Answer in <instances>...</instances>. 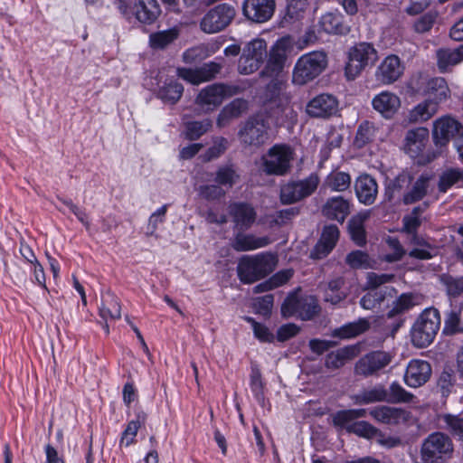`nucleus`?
Segmentation results:
<instances>
[{"label":"nucleus","instance_id":"obj_1","mask_svg":"<svg viewBox=\"0 0 463 463\" xmlns=\"http://www.w3.org/2000/svg\"><path fill=\"white\" fill-rule=\"evenodd\" d=\"M277 266L275 255L261 252L240 259L237 271L241 282L250 284L270 274Z\"/></svg>","mask_w":463,"mask_h":463},{"label":"nucleus","instance_id":"obj_2","mask_svg":"<svg viewBox=\"0 0 463 463\" xmlns=\"http://www.w3.org/2000/svg\"><path fill=\"white\" fill-rule=\"evenodd\" d=\"M378 61V52L372 43L362 42L352 46L347 52L345 74L347 80L356 79L365 68Z\"/></svg>","mask_w":463,"mask_h":463},{"label":"nucleus","instance_id":"obj_3","mask_svg":"<svg viewBox=\"0 0 463 463\" xmlns=\"http://www.w3.org/2000/svg\"><path fill=\"white\" fill-rule=\"evenodd\" d=\"M453 453L451 439L441 432L430 434L420 447L422 463H445Z\"/></svg>","mask_w":463,"mask_h":463},{"label":"nucleus","instance_id":"obj_4","mask_svg":"<svg viewBox=\"0 0 463 463\" xmlns=\"http://www.w3.org/2000/svg\"><path fill=\"white\" fill-rule=\"evenodd\" d=\"M114 5L126 20L130 21L135 17L145 24H153L161 13L156 0H137L134 5L127 0H115Z\"/></svg>","mask_w":463,"mask_h":463},{"label":"nucleus","instance_id":"obj_5","mask_svg":"<svg viewBox=\"0 0 463 463\" xmlns=\"http://www.w3.org/2000/svg\"><path fill=\"white\" fill-rule=\"evenodd\" d=\"M439 311L435 308L425 309L412 327L411 339L413 345L418 347H425L430 345L439 329Z\"/></svg>","mask_w":463,"mask_h":463},{"label":"nucleus","instance_id":"obj_6","mask_svg":"<svg viewBox=\"0 0 463 463\" xmlns=\"http://www.w3.org/2000/svg\"><path fill=\"white\" fill-rule=\"evenodd\" d=\"M326 56L322 52H312L302 55L295 64L292 80L304 85L317 78L326 67Z\"/></svg>","mask_w":463,"mask_h":463},{"label":"nucleus","instance_id":"obj_7","mask_svg":"<svg viewBox=\"0 0 463 463\" xmlns=\"http://www.w3.org/2000/svg\"><path fill=\"white\" fill-rule=\"evenodd\" d=\"M268 56L267 43L262 38H254L245 44L238 62V71L250 75L257 71Z\"/></svg>","mask_w":463,"mask_h":463},{"label":"nucleus","instance_id":"obj_8","mask_svg":"<svg viewBox=\"0 0 463 463\" xmlns=\"http://www.w3.org/2000/svg\"><path fill=\"white\" fill-rule=\"evenodd\" d=\"M319 184L320 178L317 173L301 180L288 182L280 189V200L284 204L297 203L312 195Z\"/></svg>","mask_w":463,"mask_h":463},{"label":"nucleus","instance_id":"obj_9","mask_svg":"<svg viewBox=\"0 0 463 463\" xmlns=\"http://www.w3.org/2000/svg\"><path fill=\"white\" fill-rule=\"evenodd\" d=\"M319 311L317 299L313 296L289 295L281 307L285 317H297L302 320H309Z\"/></svg>","mask_w":463,"mask_h":463},{"label":"nucleus","instance_id":"obj_10","mask_svg":"<svg viewBox=\"0 0 463 463\" xmlns=\"http://www.w3.org/2000/svg\"><path fill=\"white\" fill-rule=\"evenodd\" d=\"M235 15L236 11L232 5L220 4L203 15L200 22V28L206 33H219L232 23Z\"/></svg>","mask_w":463,"mask_h":463},{"label":"nucleus","instance_id":"obj_11","mask_svg":"<svg viewBox=\"0 0 463 463\" xmlns=\"http://www.w3.org/2000/svg\"><path fill=\"white\" fill-rule=\"evenodd\" d=\"M293 150L286 145H275L263 156L264 171L269 175H283L290 168Z\"/></svg>","mask_w":463,"mask_h":463},{"label":"nucleus","instance_id":"obj_12","mask_svg":"<svg viewBox=\"0 0 463 463\" xmlns=\"http://www.w3.org/2000/svg\"><path fill=\"white\" fill-rule=\"evenodd\" d=\"M239 90V87L234 85L212 84L200 91L196 102L211 110L221 105L224 99L237 94Z\"/></svg>","mask_w":463,"mask_h":463},{"label":"nucleus","instance_id":"obj_13","mask_svg":"<svg viewBox=\"0 0 463 463\" xmlns=\"http://www.w3.org/2000/svg\"><path fill=\"white\" fill-rule=\"evenodd\" d=\"M294 45L289 36L278 39L268 52L266 71L279 75L282 71L288 57L292 53Z\"/></svg>","mask_w":463,"mask_h":463},{"label":"nucleus","instance_id":"obj_14","mask_svg":"<svg viewBox=\"0 0 463 463\" xmlns=\"http://www.w3.org/2000/svg\"><path fill=\"white\" fill-rule=\"evenodd\" d=\"M393 354L385 351H375L367 354L356 363L354 370L360 375H372L389 365Z\"/></svg>","mask_w":463,"mask_h":463},{"label":"nucleus","instance_id":"obj_15","mask_svg":"<svg viewBox=\"0 0 463 463\" xmlns=\"http://www.w3.org/2000/svg\"><path fill=\"white\" fill-rule=\"evenodd\" d=\"M244 144L259 146L268 139V125L263 116L250 118L240 131Z\"/></svg>","mask_w":463,"mask_h":463},{"label":"nucleus","instance_id":"obj_16","mask_svg":"<svg viewBox=\"0 0 463 463\" xmlns=\"http://www.w3.org/2000/svg\"><path fill=\"white\" fill-rule=\"evenodd\" d=\"M338 109V101L331 94L322 93L308 101L306 112L312 118H328Z\"/></svg>","mask_w":463,"mask_h":463},{"label":"nucleus","instance_id":"obj_17","mask_svg":"<svg viewBox=\"0 0 463 463\" xmlns=\"http://www.w3.org/2000/svg\"><path fill=\"white\" fill-rule=\"evenodd\" d=\"M430 375L431 366L427 361L413 359L407 365L404 382L409 387L418 388L425 384Z\"/></svg>","mask_w":463,"mask_h":463},{"label":"nucleus","instance_id":"obj_18","mask_svg":"<svg viewBox=\"0 0 463 463\" xmlns=\"http://www.w3.org/2000/svg\"><path fill=\"white\" fill-rule=\"evenodd\" d=\"M275 6V0H245L243 14L249 20L264 23L272 17Z\"/></svg>","mask_w":463,"mask_h":463},{"label":"nucleus","instance_id":"obj_19","mask_svg":"<svg viewBox=\"0 0 463 463\" xmlns=\"http://www.w3.org/2000/svg\"><path fill=\"white\" fill-rule=\"evenodd\" d=\"M403 66L397 55L385 57L378 66L375 76L383 84L389 85L398 80L403 73Z\"/></svg>","mask_w":463,"mask_h":463},{"label":"nucleus","instance_id":"obj_20","mask_svg":"<svg viewBox=\"0 0 463 463\" xmlns=\"http://www.w3.org/2000/svg\"><path fill=\"white\" fill-rule=\"evenodd\" d=\"M460 124L449 116H443L433 122L432 137L436 145L445 146L459 131Z\"/></svg>","mask_w":463,"mask_h":463},{"label":"nucleus","instance_id":"obj_21","mask_svg":"<svg viewBox=\"0 0 463 463\" xmlns=\"http://www.w3.org/2000/svg\"><path fill=\"white\" fill-rule=\"evenodd\" d=\"M222 66L219 63L209 62L195 70L178 69L177 74L183 80L194 85H199L213 80L220 72Z\"/></svg>","mask_w":463,"mask_h":463},{"label":"nucleus","instance_id":"obj_22","mask_svg":"<svg viewBox=\"0 0 463 463\" xmlns=\"http://www.w3.org/2000/svg\"><path fill=\"white\" fill-rule=\"evenodd\" d=\"M369 414L375 421L386 425H397L407 421L409 418V413L406 411L385 405L370 409Z\"/></svg>","mask_w":463,"mask_h":463},{"label":"nucleus","instance_id":"obj_23","mask_svg":"<svg viewBox=\"0 0 463 463\" xmlns=\"http://www.w3.org/2000/svg\"><path fill=\"white\" fill-rule=\"evenodd\" d=\"M372 106L385 118H391L401 107L400 98L393 92L383 90L372 99Z\"/></svg>","mask_w":463,"mask_h":463},{"label":"nucleus","instance_id":"obj_24","mask_svg":"<svg viewBox=\"0 0 463 463\" xmlns=\"http://www.w3.org/2000/svg\"><path fill=\"white\" fill-rule=\"evenodd\" d=\"M229 213L235 226L240 230H247L256 220L254 208L245 203H234L229 206Z\"/></svg>","mask_w":463,"mask_h":463},{"label":"nucleus","instance_id":"obj_25","mask_svg":"<svg viewBox=\"0 0 463 463\" xmlns=\"http://www.w3.org/2000/svg\"><path fill=\"white\" fill-rule=\"evenodd\" d=\"M355 194L360 203L371 205L375 202L378 194L376 181L369 175H360L355 181Z\"/></svg>","mask_w":463,"mask_h":463},{"label":"nucleus","instance_id":"obj_26","mask_svg":"<svg viewBox=\"0 0 463 463\" xmlns=\"http://www.w3.org/2000/svg\"><path fill=\"white\" fill-rule=\"evenodd\" d=\"M429 140V130L426 128H417L407 132L404 150L411 157L418 156L424 149Z\"/></svg>","mask_w":463,"mask_h":463},{"label":"nucleus","instance_id":"obj_27","mask_svg":"<svg viewBox=\"0 0 463 463\" xmlns=\"http://www.w3.org/2000/svg\"><path fill=\"white\" fill-rule=\"evenodd\" d=\"M322 213L329 219L343 222L350 213V203L342 196H334L326 202Z\"/></svg>","mask_w":463,"mask_h":463},{"label":"nucleus","instance_id":"obj_28","mask_svg":"<svg viewBox=\"0 0 463 463\" xmlns=\"http://www.w3.org/2000/svg\"><path fill=\"white\" fill-rule=\"evenodd\" d=\"M339 237V230L335 225L326 226L321 238L316 245L312 257L320 259L326 256L335 247Z\"/></svg>","mask_w":463,"mask_h":463},{"label":"nucleus","instance_id":"obj_29","mask_svg":"<svg viewBox=\"0 0 463 463\" xmlns=\"http://www.w3.org/2000/svg\"><path fill=\"white\" fill-rule=\"evenodd\" d=\"M99 315L106 321L104 329L109 333V320H118L121 317V307L118 298L111 292L108 291L102 295L101 305L99 307Z\"/></svg>","mask_w":463,"mask_h":463},{"label":"nucleus","instance_id":"obj_30","mask_svg":"<svg viewBox=\"0 0 463 463\" xmlns=\"http://www.w3.org/2000/svg\"><path fill=\"white\" fill-rule=\"evenodd\" d=\"M359 354L356 345H348L328 354L326 357V366L329 369L342 367L346 362L353 360Z\"/></svg>","mask_w":463,"mask_h":463},{"label":"nucleus","instance_id":"obj_31","mask_svg":"<svg viewBox=\"0 0 463 463\" xmlns=\"http://www.w3.org/2000/svg\"><path fill=\"white\" fill-rule=\"evenodd\" d=\"M269 243L267 237H256L253 234L238 233L232 243V248L237 251H249L263 248Z\"/></svg>","mask_w":463,"mask_h":463},{"label":"nucleus","instance_id":"obj_32","mask_svg":"<svg viewBox=\"0 0 463 463\" xmlns=\"http://www.w3.org/2000/svg\"><path fill=\"white\" fill-rule=\"evenodd\" d=\"M395 293L392 287H383L368 291L360 300V305L364 309L373 310L381 306L387 297L392 298Z\"/></svg>","mask_w":463,"mask_h":463},{"label":"nucleus","instance_id":"obj_33","mask_svg":"<svg viewBox=\"0 0 463 463\" xmlns=\"http://www.w3.org/2000/svg\"><path fill=\"white\" fill-rule=\"evenodd\" d=\"M437 64L441 72L463 61V44L457 49H439L437 51Z\"/></svg>","mask_w":463,"mask_h":463},{"label":"nucleus","instance_id":"obj_34","mask_svg":"<svg viewBox=\"0 0 463 463\" xmlns=\"http://www.w3.org/2000/svg\"><path fill=\"white\" fill-rule=\"evenodd\" d=\"M267 96L278 107L286 108L290 102V95L286 91V82L279 78L268 84Z\"/></svg>","mask_w":463,"mask_h":463},{"label":"nucleus","instance_id":"obj_35","mask_svg":"<svg viewBox=\"0 0 463 463\" xmlns=\"http://www.w3.org/2000/svg\"><path fill=\"white\" fill-rule=\"evenodd\" d=\"M369 328V320L363 317L335 328L333 331L332 335L342 339H349L366 332Z\"/></svg>","mask_w":463,"mask_h":463},{"label":"nucleus","instance_id":"obj_36","mask_svg":"<svg viewBox=\"0 0 463 463\" xmlns=\"http://www.w3.org/2000/svg\"><path fill=\"white\" fill-rule=\"evenodd\" d=\"M438 109L437 102L426 99L410 110L408 118L411 123L425 122L437 113Z\"/></svg>","mask_w":463,"mask_h":463},{"label":"nucleus","instance_id":"obj_37","mask_svg":"<svg viewBox=\"0 0 463 463\" xmlns=\"http://www.w3.org/2000/svg\"><path fill=\"white\" fill-rule=\"evenodd\" d=\"M248 109V102L242 99H235L226 105L218 117L217 124L224 127L231 119L239 118Z\"/></svg>","mask_w":463,"mask_h":463},{"label":"nucleus","instance_id":"obj_38","mask_svg":"<svg viewBox=\"0 0 463 463\" xmlns=\"http://www.w3.org/2000/svg\"><path fill=\"white\" fill-rule=\"evenodd\" d=\"M366 409H350L336 411L332 416L333 424L348 432V428L355 422V420L365 417Z\"/></svg>","mask_w":463,"mask_h":463},{"label":"nucleus","instance_id":"obj_39","mask_svg":"<svg viewBox=\"0 0 463 463\" xmlns=\"http://www.w3.org/2000/svg\"><path fill=\"white\" fill-rule=\"evenodd\" d=\"M318 27L326 33L342 34L347 32L343 24V17L339 14L327 13L321 16Z\"/></svg>","mask_w":463,"mask_h":463},{"label":"nucleus","instance_id":"obj_40","mask_svg":"<svg viewBox=\"0 0 463 463\" xmlns=\"http://www.w3.org/2000/svg\"><path fill=\"white\" fill-rule=\"evenodd\" d=\"M352 400L357 405L385 402L387 400V391L383 386H374L353 395Z\"/></svg>","mask_w":463,"mask_h":463},{"label":"nucleus","instance_id":"obj_41","mask_svg":"<svg viewBox=\"0 0 463 463\" xmlns=\"http://www.w3.org/2000/svg\"><path fill=\"white\" fill-rule=\"evenodd\" d=\"M430 177L421 175L412 184V187L403 195V203L411 204L421 200L428 192Z\"/></svg>","mask_w":463,"mask_h":463},{"label":"nucleus","instance_id":"obj_42","mask_svg":"<svg viewBox=\"0 0 463 463\" xmlns=\"http://www.w3.org/2000/svg\"><path fill=\"white\" fill-rule=\"evenodd\" d=\"M146 420V414L144 411H140L137 412L136 419L128 423L127 428L122 433L120 446L128 447L135 443L137 431L145 423Z\"/></svg>","mask_w":463,"mask_h":463},{"label":"nucleus","instance_id":"obj_43","mask_svg":"<svg viewBox=\"0 0 463 463\" xmlns=\"http://www.w3.org/2000/svg\"><path fill=\"white\" fill-rule=\"evenodd\" d=\"M351 185V176L343 171H332L325 179V186L334 192L346 191Z\"/></svg>","mask_w":463,"mask_h":463},{"label":"nucleus","instance_id":"obj_44","mask_svg":"<svg viewBox=\"0 0 463 463\" xmlns=\"http://www.w3.org/2000/svg\"><path fill=\"white\" fill-rule=\"evenodd\" d=\"M179 36V30L175 27L153 33L149 35V45L153 49L161 50L167 47Z\"/></svg>","mask_w":463,"mask_h":463},{"label":"nucleus","instance_id":"obj_45","mask_svg":"<svg viewBox=\"0 0 463 463\" xmlns=\"http://www.w3.org/2000/svg\"><path fill=\"white\" fill-rule=\"evenodd\" d=\"M452 186L463 187V171L451 168L444 171L438 183V188L440 193H446Z\"/></svg>","mask_w":463,"mask_h":463},{"label":"nucleus","instance_id":"obj_46","mask_svg":"<svg viewBox=\"0 0 463 463\" xmlns=\"http://www.w3.org/2000/svg\"><path fill=\"white\" fill-rule=\"evenodd\" d=\"M309 9L307 0H287L285 19L289 23L302 20Z\"/></svg>","mask_w":463,"mask_h":463},{"label":"nucleus","instance_id":"obj_47","mask_svg":"<svg viewBox=\"0 0 463 463\" xmlns=\"http://www.w3.org/2000/svg\"><path fill=\"white\" fill-rule=\"evenodd\" d=\"M184 91L183 86L175 80H169L158 90V97L164 102L175 104L177 102Z\"/></svg>","mask_w":463,"mask_h":463},{"label":"nucleus","instance_id":"obj_48","mask_svg":"<svg viewBox=\"0 0 463 463\" xmlns=\"http://www.w3.org/2000/svg\"><path fill=\"white\" fill-rule=\"evenodd\" d=\"M369 217V213H364L353 217L348 224L349 233L352 240L359 246L365 243V231L364 222Z\"/></svg>","mask_w":463,"mask_h":463},{"label":"nucleus","instance_id":"obj_49","mask_svg":"<svg viewBox=\"0 0 463 463\" xmlns=\"http://www.w3.org/2000/svg\"><path fill=\"white\" fill-rule=\"evenodd\" d=\"M449 89L443 78H436L429 83V99H433L439 104L449 97Z\"/></svg>","mask_w":463,"mask_h":463},{"label":"nucleus","instance_id":"obj_50","mask_svg":"<svg viewBox=\"0 0 463 463\" xmlns=\"http://www.w3.org/2000/svg\"><path fill=\"white\" fill-rule=\"evenodd\" d=\"M212 128L210 119L201 121H189L184 124V136L188 140H196Z\"/></svg>","mask_w":463,"mask_h":463},{"label":"nucleus","instance_id":"obj_51","mask_svg":"<svg viewBox=\"0 0 463 463\" xmlns=\"http://www.w3.org/2000/svg\"><path fill=\"white\" fill-rule=\"evenodd\" d=\"M344 279L337 278L331 280L325 289V301L336 305L346 298V293L342 290Z\"/></svg>","mask_w":463,"mask_h":463},{"label":"nucleus","instance_id":"obj_52","mask_svg":"<svg viewBox=\"0 0 463 463\" xmlns=\"http://www.w3.org/2000/svg\"><path fill=\"white\" fill-rule=\"evenodd\" d=\"M415 396L406 391L399 383H392L387 392V400L385 402L392 403H407L412 402Z\"/></svg>","mask_w":463,"mask_h":463},{"label":"nucleus","instance_id":"obj_53","mask_svg":"<svg viewBox=\"0 0 463 463\" xmlns=\"http://www.w3.org/2000/svg\"><path fill=\"white\" fill-rule=\"evenodd\" d=\"M346 263L354 269H370L374 262L366 252L354 250L346 256Z\"/></svg>","mask_w":463,"mask_h":463},{"label":"nucleus","instance_id":"obj_54","mask_svg":"<svg viewBox=\"0 0 463 463\" xmlns=\"http://www.w3.org/2000/svg\"><path fill=\"white\" fill-rule=\"evenodd\" d=\"M349 433H354L358 437L372 439L377 434V428L365 420L355 421L348 428Z\"/></svg>","mask_w":463,"mask_h":463},{"label":"nucleus","instance_id":"obj_55","mask_svg":"<svg viewBox=\"0 0 463 463\" xmlns=\"http://www.w3.org/2000/svg\"><path fill=\"white\" fill-rule=\"evenodd\" d=\"M166 212H167V205L165 204V205L161 206L160 208H158L156 212H154L150 215V217L148 219V223L146 226V236L157 237L156 231L158 229V226L160 224L164 223V222L165 220Z\"/></svg>","mask_w":463,"mask_h":463},{"label":"nucleus","instance_id":"obj_56","mask_svg":"<svg viewBox=\"0 0 463 463\" xmlns=\"http://www.w3.org/2000/svg\"><path fill=\"white\" fill-rule=\"evenodd\" d=\"M415 305L414 296L412 294H402L392 305L388 312V317L408 311Z\"/></svg>","mask_w":463,"mask_h":463},{"label":"nucleus","instance_id":"obj_57","mask_svg":"<svg viewBox=\"0 0 463 463\" xmlns=\"http://www.w3.org/2000/svg\"><path fill=\"white\" fill-rule=\"evenodd\" d=\"M373 127L369 122L362 123L357 129L354 145L363 147L373 139Z\"/></svg>","mask_w":463,"mask_h":463},{"label":"nucleus","instance_id":"obj_58","mask_svg":"<svg viewBox=\"0 0 463 463\" xmlns=\"http://www.w3.org/2000/svg\"><path fill=\"white\" fill-rule=\"evenodd\" d=\"M238 175L231 166H223L218 169L215 181L221 185L232 187L237 181Z\"/></svg>","mask_w":463,"mask_h":463},{"label":"nucleus","instance_id":"obj_59","mask_svg":"<svg viewBox=\"0 0 463 463\" xmlns=\"http://www.w3.org/2000/svg\"><path fill=\"white\" fill-rule=\"evenodd\" d=\"M423 212V209L420 206L415 207L410 215L403 218V230L408 232L414 234L417 229L420 225V215Z\"/></svg>","mask_w":463,"mask_h":463},{"label":"nucleus","instance_id":"obj_60","mask_svg":"<svg viewBox=\"0 0 463 463\" xmlns=\"http://www.w3.org/2000/svg\"><path fill=\"white\" fill-rule=\"evenodd\" d=\"M436 19L437 13L430 11L415 21L413 24L414 30L420 33L429 32L432 28Z\"/></svg>","mask_w":463,"mask_h":463},{"label":"nucleus","instance_id":"obj_61","mask_svg":"<svg viewBox=\"0 0 463 463\" xmlns=\"http://www.w3.org/2000/svg\"><path fill=\"white\" fill-rule=\"evenodd\" d=\"M246 320L251 324L254 335L260 341L268 342V343H270L273 341L274 335L266 326L256 322L251 317H247Z\"/></svg>","mask_w":463,"mask_h":463},{"label":"nucleus","instance_id":"obj_62","mask_svg":"<svg viewBox=\"0 0 463 463\" xmlns=\"http://www.w3.org/2000/svg\"><path fill=\"white\" fill-rule=\"evenodd\" d=\"M386 242L389 248L392 250V252L390 254H386L384 256V260L388 262H394L400 260L405 253L400 241L394 238H388Z\"/></svg>","mask_w":463,"mask_h":463},{"label":"nucleus","instance_id":"obj_63","mask_svg":"<svg viewBox=\"0 0 463 463\" xmlns=\"http://www.w3.org/2000/svg\"><path fill=\"white\" fill-rule=\"evenodd\" d=\"M228 141L223 137H216L213 146L204 154L205 160L210 161L221 156L227 148Z\"/></svg>","mask_w":463,"mask_h":463},{"label":"nucleus","instance_id":"obj_64","mask_svg":"<svg viewBox=\"0 0 463 463\" xmlns=\"http://www.w3.org/2000/svg\"><path fill=\"white\" fill-rule=\"evenodd\" d=\"M444 422L448 429L454 434L463 438V418L453 415H445Z\"/></svg>","mask_w":463,"mask_h":463}]
</instances>
